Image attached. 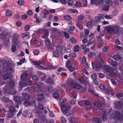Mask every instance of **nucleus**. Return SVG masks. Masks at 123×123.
Returning a JSON list of instances; mask_svg holds the SVG:
<instances>
[{"label": "nucleus", "instance_id": "1", "mask_svg": "<svg viewBox=\"0 0 123 123\" xmlns=\"http://www.w3.org/2000/svg\"><path fill=\"white\" fill-rule=\"evenodd\" d=\"M5 61H4L3 64V71H6L9 74H11L14 70V67L15 64L12 63L11 59L10 58L7 57H4Z\"/></svg>", "mask_w": 123, "mask_h": 123}, {"label": "nucleus", "instance_id": "2", "mask_svg": "<svg viewBox=\"0 0 123 123\" xmlns=\"http://www.w3.org/2000/svg\"><path fill=\"white\" fill-rule=\"evenodd\" d=\"M119 27L116 25L113 26H110L106 27V31L109 34H111L112 33H117L119 31Z\"/></svg>", "mask_w": 123, "mask_h": 123}, {"label": "nucleus", "instance_id": "3", "mask_svg": "<svg viewBox=\"0 0 123 123\" xmlns=\"http://www.w3.org/2000/svg\"><path fill=\"white\" fill-rule=\"evenodd\" d=\"M19 36L16 34H13L12 38V42L13 44L17 45H20L21 44V42L19 40Z\"/></svg>", "mask_w": 123, "mask_h": 123}, {"label": "nucleus", "instance_id": "4", "mask_svg": "<svg viewBox=\"0 0 123 123\" xmlns=\"http://www.w3.org/2000/svg\"><path fill=\"white\" fill-rule=\"evenodd\" d=\"M92 64V68H101L104 65V63L103 61L101 59L99 60L98 62L95 66V62L93 61L91 62Z\"/></svg>", "mask_w": 123, "mask_h": 123}, {"label": "nucleus", "instance_id": "5", "mask_svg": "<svg viewBox=\"0 0 123 123\" xmlns=\"http://www.w3.org/2000/svg\"><path fill=\"white\" fill-rule=\"evenodd\" d=\"M63 49L62 47L59 45L56 47V50L53 52V56L55 57H58L60 56V53L62 51Z\"/></svg>", "mask_w": 123, "mask_h": 123}, {"label": "nucleus", "instance_id": "6", "mask_svg": "<svg viewBox=\"0 0 123 123\" xmlns=\"http://www.w3.org/2000/svg\"><path fill=\"white\" fill-rule=\"evenodd\" d=\"M104 70H105L106 72L108 73H112V75L114 76H116V73L115 72H112V69L109 67V66L107 67V66H105V68H104Z\"/></svg>", "mask_w": 123, "mask_h": 123}, {"label": "nucleus", "instance_id": "7", "mask_svg": "<svg viewBox=\"0 0 123 123\" xmlns=\"http://www.w3.org/2000/svg\"><path fill=\"white\" fill-rule=\"evenodd\" d=\"M4 90L5 92L9 93L11 94H12L14 95L16 93V91L14 89H13L12 90H10L9 92L8 86V85L6 86Z\"/></svg>", "mask_w": 123, "mask_h": 123}, {"label": "nucleus", "instance_id": "8", "mask_svg": "<svg viewBox=\"0 0 123 123\" xmlns=\"http://www.w3.org/2000/svg\"><path fill=\"white\" fill-rule=\"evenodd\" d=\"M45 43L46 46L49 48L51 49L52 48V45L48 39H47L45 40Z\"/></svg>", "mask_w": 123, "mask_h": 123}, {"label": "nucleus", "instance_id": "9", "mask_svg": "<svg viewBox=\"0 0 123 123\" xmlns=\"http://www.w3.org/2000/svg\"><path fill=\"white\" fill-rule=\"evenodd\" d=\"M93 20H91L88 22L86 26L87 28L88 29H90L92 28L93 26Z\"/></svg>", "mask_w": 123, "mask_h": 123}, {"label": "nucleus", "instance_id": "10", "mask_svg": "<svg viewBox=\"0 0 123 123\" xmlns=\"http://www.w3.org/2000/svg\"><path fill=\"white\" fill-rule=\"evenodd\" d=\"M44 33L43 35L41 37H42L45 38L48 36L49 33L48 30L46 29H43Z\"/></svg>", "mask_w": 123, "mask_h": 123}, {"label": "nucleus", "instance_id": "11", "mask_svg": "<svg viewBox=\"0 0 123 123\" xmlns=\"http://www.w3.org/2000/svg\"><path fill=\"white\" fill-rule=\"evenodd\" d=\"M114 105L116 109H119L120 108L119 106H122L123 105V104L120 102L119 101L118 102H117L114 103Z\"/></svg>", "mask_w": 123, "mask_h": 123}, {"label": "nucleus", "instance_id": "12", "mask_svg": "<svg viewBox=\"0 0 123 123\" xmlns=\"http://www.w3.org/2000/svg\"><path fill=\"white\" fill-rule=\"evenodd\" d=\"M44 84L42 82H40L37 84V85L38 89L39 90H40L41 89L44 88V86H42Z\"/></svg>", "mask_w": 123, "mask_h": 123}, {"label": "nucleus", "instance_id": "13", "mask_svg": "<svg viewBox=\"0 0 123 123\" xmlns=\"http://www.w3.org/2000/svg\"><path fill=\"white\" fill-rule=\"evenodd\" d=\"M69 83V87L70 88L73 89L75 88L76 84L74 83V80H71Z\"/></svg>", "mask_w": 123, "mask_h": 123}, {"label": "nucleus", "instance_id": "14", "mask_svg": "<svg viewBox=\"0 0 123 123\" xmlns=\"http://www.w3.org/2000/svg\"><path fill=\"white\" fill-rule=\"evenodd\" d=\"M54 80L52 79L50 77H49L45 81L47 83L49 84H54Z\"/></svg>", "mask_w": 123, "mask_h": 123}, {"label": "nucleus", "instance_id": "15", "mask_svg": "<svg viewBox=\"0 0 123 123\" xmlns=\"http://www.w3.org/2000/svg\"><path fill=\"white\" fill-rule=\"evenodd\" d=\"M72 62L70 60H68L66 62V66L67 68H69L72 66Z\"/></svg>", "mask_w": 123, "mask_h": 123}, {"label": "nucleus", "instance_id": "16", "mask_svg": "<svg viewBox=\"0 0 123 123\" xmlns=\"http://www.w3.org/2000/svg\"><path fill=\"white\" fill-rule=\"evenodd\" d=\"M61 109L62 111V112L64 113H65L68 109L67 106L65 105H62L61 106Z\"/></svg>", "mask_w": 123, "mask_h": 123}, {"label": "nucleus", "instance_id": "17", "mask_svg": "<svg viewBox=\"0 0 123 123\" xmlns=\"http://www.w3.org/2000/svg\"><path fill=\"white\" fill-rule=\"evenodd\" d=\"M101 114H102V120L103 121L105 120L107 118L106 111H103Z\"/></svg>", "mask_w": 123, "mask_h": 123}, {"label": "nucleus", "instance_id": "18", "mask_svg": "<svg viewBox=\"0 0 123 123\" xmlns=\"http://www.w3.org/2000/svg\"><path fill=\"white\" fill-rule=\"evenodd\" d=\"M22 95L24 96V98L25 99L29 100L30 98V96L29 94L28 93H23Z\"/></svg>", "mask_w": 123, "mask_h": 123}, {"label": "nucleus", "instance_id": "19", "mask_svg": "<svg viewBox=\"0 0 123 123\" xmlns=\"http://www.w3.org/2000/svg\"><path fill=\"white\" fill-rule=\"evenodd\" d=\"M9 109V111L11 112H14L16 111L15 107L13 106H10Z\"/></svg>", "mask_w": 123, "mask_h": 123}, {"label": "nucleus", "instance_id": "20", "mask_svg": "<svg viewBox=\"0 0 123 123\" xmlns=\"http://www.w3.org/2000/svg\"><path fill=\"white\" fill-rule=\"evenodd\" d=\"M27 77V74L25 73L23 74L21 76V80L25 81Z\"/></svg>", "mask_w": 123, "mask_h": 123}, {"label": "nucleus", "instance_id": "21", "mask_svg": "<svg viewBox=\"0 0 123 123\" xmlns=\"http://www.w3.org/2000/svg\"><path fill=\"white\" fill-rule=\"evenodd\" d=\"M84 18V16L83 15L81 14L78 17V18L76 19L75 21L76 22H80V20H81L83 19Z\"/></svg>", "mask_w": 123, "mask_h": 123}, {"label": "nucleus", "instance_id": "22", "mask_svg": "<svg viewBox=\"0 0 123 123\" xmlns=\"http://www.w3.org/2000/svg\"><path fill=\"white\" fill-rule=\"evenodd\" d=\"M14 99L16 103H19L21 101L20 98L17 96H15L14 98Z\"/></svg>", "mask_w": 123, "mask_h": 123}, {"label": "nucleus", "instance_id": "23", "mask_svg": "<svg viewBox=\"0 0 123 123\" xmlns=\"http://www.w3.org/2000/svg\"><path fill=\"white\" fill-rule=\"evenodd\" d=\"M43 29L41 28H40L36 31V33L37 34L40 35L42 34L43 33Z\"/></svg>", "mask_w": 123, "mask_h": 123}, {"label": "nucleus", "instance_id": "24", "mask_svg": "<svg viewBox=\"0 0 123 123\" xmlns=\"http://www.w3.org/2000/svg\"><path fill=\"white\" fill-rule=\"evenodd\" d=\"M19 86L21 88L27 86V83L26 84L25 82H20L19 83Z\"/></svg>", "mask_w": 123, "mask_h": 123}, {"label": "nucleus", "instance_id": "25", "mask_svg": "<svg viewBox=\"0 0 123 123\" xmlns=\"http://www.w3.org/2000/svg\"><path fill=\"white\" fill-rule=\"evenodd\" d=\"M94 105L95 107L97 108H99L101 106V104L98 101H95Z\"/></svg>", "mask_w": 123, "mask_h": 123}, {"label": "nucleus", "instance_id": "26", "mask_svg": "<svg viewBox=\"0 0 123 123\" xmlns=\"http://www.w3.org/2000/svg\"><path fill=\"white\" fill-rule=\"evenodd\" d=\"M3 74H4L3 76V78L4 79L6 80L8 79L9 77V75L8 74H9L6 72L3 73Z\"/></svg>", "mask_w": 123, "mask_h": 123}, {"label": "nucleus", "instance_id": "27", "mask_svg": "<svg viewBox=\"0 0 123 123\" xmlns=\"http://www.w3.org/2000/svg\"><path fill=\"white\" fill-rule=\"evenodd\" d=\"M76 54L74 53H71L68 55V57L71 58H74L76 57Z\"/></svg>", "mask_w": 123, "mask_h": 123}, {"label": "nucleus", "instance_id": "28", "mask_svg": "<svg viewBox=\"0 0 123 123\" xmlns=\"http://www.w3.org/2000/svg\"><path fill=\"white\" fill-rule=\"evenodd\" d=\"M6 35V32H2L0 34V38L2 39H4Z\"/></svg>", "mask_w": 123, "mask_h": 123}, {"label": "nucleus", "instance_id": "29", "mask_svg": "<svg viewBox=\"0 0 123 123\" xmlns=\"http://www.w3.org/2000/svg\"><path fill=\"white\" fill-rule=\"evenodd\" d=\"M53 95V97L56 99L57 100L59 99V95L58 93L57 92H55L54 93Z\"/></svg>", "mask_w": 123, "mask_h": 123}, {"label": "nucleus", "instance_id": "30", "mask_svg": "<svg viewBox=\"0 0 123 123\" xmlns=\"http://www.w3.org/2000/svg\"><path fill=\"white\" fill-rule=\"evenodd\" d=\"M96 54L94 52H90L88 54V56L90 58H93L95 57Z\"/></svg>", "mask_w": 123, "mask_h": 123}, {"label": "nucleus", "instance_id": "31", "mask_svg": "<svg viewBox=\"0 0 123 123\" xmlns=\"http://www.w3.org/2000/svg\"><path fill=\"white\" fill-rule=\"evenodd\" d=\"M29 113V112L28 110H25L23 114V115L24 116L27 117L28 116Z\"/></svg>", "mask_w": 123, "mask_h": 123}, {"label": "nucleus", "instance_id": "32", "mask_svg": "<svg viewBox=\"0 0 123 123\" xmlns=\"http://www.w3.org/2000/svg\"><path fill=\"white\" fill-rule=\"evenodd\" d=\"M105 4L108 6H110L112 5L113 3L112 1L109 0H107Z\"/></svg>", "mask_w": 123, "mask_h": 123}, {"label": "nucleus", "instance_id": "33", "mask_svg": "<svg viewBox=\"0 0 123 123\" xmlns=\"http://www.w3.org/2000/svg\"><path fill=\"white\" fill-rule=\"evenodd\" d=\"M109 49V48L108 46H106L103 48L102 51L104 53L106 52H107Z\"/></svg>", "mask_w": 123, "mask_h": 123}, {"label": "nucleus", "instance_id": "34", "mask_svg": "<svg viewBox=\"0 0 123 123\" xmlns=\"http://www.w3.org/2000/svg\"><path fill=\"white\" fill-rule=\"evenodd\" d=\"M63 18L65 20H70L72 19V17L68 15L64 16Z\"/></svg>", "mask_w": 123, "mask_h": 123}, {"label": "nucleus", "instance_id": "35", "mask_svg": "<svg viewBox=\"0 0 123 123\" xmlns=\"http://www.w3.org/2000/svg\"><path fill=\"white\" fill-rule=\"evenodd\" d=\"M38 99L40 100L43 99L44 98V95L42 93L38 95Z\"/></svg>", "mask_w": 123, "mask_h": 123}, {"label": "nucleus", "instance_id": "36", "mask_svg": "<svg viewBox=\"0 0 123 123\" xmlns=\"http://www.w3.org/2000/svg\"><path fill=\"white\" fill-rule=\"evenodd\" d=\"M67 3L70 6H72L74 4L73 0H68Z\"/></svg>", "mask_w": 123, "mask_h": 123}, {"label": "nucleus", "instance_id": "37", "mask_svg": "<svg viewBox=\"0 0 123 123\" xmlns=\"http://www.w3.org/2000/svg\"><path fill=\"white\" fill-rule=\"evenodd\" d=\"M93 120L94 122H97L98 123H101V120L98 118L95 117L93 118Z\"/></svg>", "mask_w": 123, "mask_h": 123}, {"label": "nucleus", "instance_id": "38", "mask_svg": "<svg viewBox=\"0 0 123 123\" xmlns=\"http://www.w3.org/2000/svg\"><path fill=\"white\" fill-rule=\"evenodd\" d=\"M87 88L86 86H84L83 87L82 86L80 90L81 91V92H84L86 91L87 89Z\"/></svg>", "mask_w": 123, "mask_h": 123}, {"label": "nucleus", "instance_id": "39", "mask_svg": "<svg viewBox=\"0 0 123 123\" xmlns=\"http://www.w3.org/2000/svg\"><path fill=\"white\" fill-rule=\"evenodd\" d=\"M25 3V1L24 0H18V5L22 6Z\"/></svg>", "mask_w": 123, "mask_h": 123}, {"label": "nucleus", "instance_id": "40", "mask_svg": "<svg viewBox=\"0 0 123 123\" xmlns=\"http://www.w3.org/2000/svg\"><path fill=\"white\" fill-rule=\"evenodd\" d=\"M82 61L83 63L86 64L87 66H88L86 58L85 56H83L82 58Z\"/></svg>", "mask_w": 123, "mask_h": 123}, {"label": "nucleus", "instance_id": "41", "mask_svg": "<svg viewBox=\"0 0 123 123\" xmlns=\"http://www.w3.org/2000/svg\"><path fill=\"white\" fill-rule=\"evenodd\" d=\"M99 88L100 89L104 90H105L106 87L103 84H100L99 85Z\"/></svg>", "mask_w": 123, "mask_h": 123}, {"label": "nucleus", "instance_id": "42", "mask_svg": "<svg viewBox=\"0 0 123 123\" xmlns=\"http://www.w3.org/2000/svg\"><path fill=\"white\" fill-rule=\"evenodd\" d=\"M14 114L12 113H9L6 114V117L9 118H12L13 117Z\"/></svg>", "mask_w": 123, "mask_h": 123}, {"label": "nucleus", "instance_id": "43", "mask_svg": "<svg viewBox=\"0 0 123 123\" xmlns=\"http://www.w3.org/2000/svg\"><path fill=\"white\" fill-rule=\"evenodd\" d=\"M12 14V12L10 10H7L6 11V15L7 16H11Z\"/></svg>", "mask_w": 123, "mask_h": 123}, {"label": "nucleus", "instance_id": "44", "mask_svg": "<svg viewBox=\"0 0 123 123\" xmlns=\"http://www.w3.org/2000/svg\"><path fill=\"white\" fill-rule=\"evenodd\" d=\"M89 92H90L94 96H98V94L95 92L93 90H89Z\"/></svg>", "mask_w": 123, "mask_h": 123}, {"label": "nucleus", "instance_id": "45", "mask_svg": "<svg viewBox=\"0 0 123 123\" xmlns=\"http://www.w3.org/2000/svg\"><path fill=\"white\" fill-rule=\"evenodd\" d=\"M89 92H90L94 96H98V94L95 92L93 90H89Z\"/></svg>", "mask_w": 123, "mask_h": 123}, {"label": "nucleus", "instance_id": "46", "mask_svg": "<svg viewBox=\"0 0 123 123\" xmlns=\"http://www.w3.org/2000/svg\"><path fill=\"white\" fill-rule=\"evenodd\" d=\"M91 77L93 80H95L97 79V76L96 74H93L91 76Z\"/></svg>", "mask_w": 123, "mask_h": 123}, {"label": "nucleus", "instance_id": "47", "mask_svg": "<svg viewBox=\"0 0 123 123\" xmlns=\"http://www.w3.org/2000/svg\"><path fill=\"white\" fill-rule=\"evenodd\" d=\"M76 25L80 30H82L83 29V26L81 24L78 23L76 24Z\"/></svg>", "mask_w": 123, "mask_h": 123}, {"label": "nucleus", "instance_id": "48", "mask_svg": "<svg viewBox=\"0 0 123 123\" xmlns=\"http://www.w3.org/2000/svg\"><path fill=\"white\" fill-rule=\"evenodd\" d=\"M68 118L70 120L71 119L74 117V114H70L67 116Z\"/></svg>", "mask_w": 123, "mask_h": 123}, {"label": "nucleus", "instance_id": "49", "mask_svg": "<svg viewBox=\"0 0 123 123\" xmlns=\"http://www.w3.org/2000/svg\"><path fill=\"white\" fill-rule=\"evenodd\" d=\"M119 12L118 10H114L112 12V15L113 16H116L117 15Z\"/></svg>", "mask_w": 123, "mask_h": 123}, {"label": "nucleus", "instance_id": "50", "mask_svg": "<svg viewBox=\"0 0 123 123\" xmlns=\"http://www.w3.org/2000/svg\"><path fill=\"white\" fill-rule=\"evenodd\" d=\"M51 22H48L47 23L44 24L43 25L44 27H47L51 26L50 24Z\"/></svg>", "mask_w": 123, "mask_h": 123}, {"label": "nucleus", "instance_id": "51", "mask_svg": "<svg viewBox=\"0 0 123 123\" xmlns=\"http://www.w3.org/2000/svg\"><path fill=\"white\" fill-rule=\"evenodd\" d=\"M70 41L73 43H76L77 41V40L76 38H75L72 37L70 39Z\"/></svg>", "mask_w": 123, "mask_h": 123}, {"label": "nucleus", "instance_id": "52", "mask_svg": "<svg viewBox=\"0 0 123 123\" xmlns=\"http://www.w3.org/2000/svg\"><path fill=\"white\" fill-rule=\"evenodd\" d=\"M79 46L78 45H76L74 47V52H77L79 51Z\"/></svg>", "mask_w": 123, "mask_h": 123}, {"label": "nucleus", "instance_id": "53", "mask_svg": "<svg viewBox=\"0 0 123 123\" xmlns=\"http://www.w3.org/2000/svg\"><path fill=\"white\" fill-rule=\"evenodd\" d=\"M30 35L29 33H23L22 34V37L25 38V37H28Z\"/></svg>", "mask_w": 123, "mask_h": 123}, {"label": "nucleus", "instance_id": "54", "mask_svg": "<svg viewBox=\"0 0 123 123\" xmlns=\"http://www.w3.org/2000/svg\"><path fill=\"white\" fill-rule=\"evenodd\" d=\"M111 64L113 66L116 67L117 65L118 64L117 62L115 61H112L111 62Z\"/></svg>", "mask_w": 123, "mask_h": 123}, {"label": "nucleus", "instance_id": "55", "mask_svg": "<svg viewBox=\"0 0 123 123\" xmlns=\"http://www.w3.org/2000/svg\"><path fill=\"white\" fill-rule=\"evenodd\" d=\"M61 121L63 123H66L67 122L66 118L63 116L61 117Z\"/></svg>", "mask_w": 123, "mask_h": 123}, {"label": "nucleus", "instance_id": "56", "mask_svg": "<svg viewBox=\"0 0 123 123\" xmlns=\"http://www.w3.org/2000/svg\"><path fill=\"white\" fill-rule=\"evenodd\" d=\"M25 90L27 91H28L30 90V92H33L35 91V89H33L32 88H31L30 89H29V88L28 87H27L25 88Z\"/></svg>", "mask_w": 123, "mask_h": 123}, {"label": "nucleus", "instance_id": "57", "mask_svg": "<svg viewBox=\"0 0 123 123\" xmlns=\"http://www.w3.org/2000/svg\"><path fill=\"white\" fill-rule=\"evenodd\" d=\"M90 49L89 48H86L85 49L83 50V53L86 54L87 53L90 51Z\"/></svg>", "mask_w": 123, "mask_h": 123}, {"label": "nucleus", "instance_id": "58", "mask_svg": "<svg viewBox=\"0 0 123 123\" xmlns=\"http://www.w3.org/2000/svg\"><path fill=\"white\" fill-rule=\"evenodd\" d=\"M99 43L98 44V48H101L102 45L104 43V42L103 41H99Z\"/></svg>", "mask_w": 123, "mask_h": 123}, {"label": "nucleus", "instance_id": "59", "mask_svg": "<svg viewBox=\"0 0 123 123\" xmlns=\"http://www.w3.org/2000/svg\"><path fill=\"white\" fill-rule=\"evenodd\" d=\"M32 63L38 66L41 63V62L40 61L37 62L35 61L34 62L32 61Z\"/></svg>", "mask_w": 123, "mask_h": 123}, {"label": "nucleus", "instance_id": "60", "mask_svg": "<svg viewBox=\"0 0 123 123\" xmlns=\"http://www.w3.org/2000/svg\"><path fill=\"white\" fill-rule=\"evenodd\" d=\"M113 57L115 60H118L120 58V56L118 55H114Z\"/></svg>", "mask_w": 123, "mask_h": 123}, {"label": "nucleus", "instance_id": "61", "mask_svg": "<svg viewBox=\"0 0 123 123\" xmlns=\"http://www.w3.org/2000/svg\"><path fill=\"white\" fill-rule=\"evenodd\" d=\"M25 81H26V83H27V85H30L32 83V81L29 79H26Z\"/></svg>", "mask_w": 123, "mask_h": 123}, {"label": "nucleus", "instance_id": "62", "mask_svg": "<svg viewBox=\"0 0 123 123\" xmlns=\"http://www.w3.org/2000/svg\"><path fill=\"white\" fill-rule=\"evenodd\" d=\"M30 104V103L29 102L28 100L25 101L23 103L24 105L25 106H28Z\"/></svg>", "mask_w": 123, "mask_h": 123}, {"label": "nucleus", "instance_id": "63", "mask_svg": "<svg viewBox=\"0 0 123 123\" xmlns=\"http://www.w3.org/2000/svg\"><path fill=\"white\" fill-rule=\"evenodd\" d=\"M84 103L86 105H90L92 106V105L91 104L90 102L88 100H85L84 102Z\"/></svg>", "mask_w": 123, "mask_h": 123}, {"label": "nucleus", "instance_id": "64", "mask_svg": "<svg viewBox=\"0 0 123 123\" xmlns=\"http://www.w3.org/2000/svg\"><path fill=\"white\" fill-rule=\"evenodd\" d=\"M105 18L106 19H111L112 18V16L110 15H106L105 16Z\"/></svg>", "mask_w": 123, "mask_h": 123}]
</instances>
